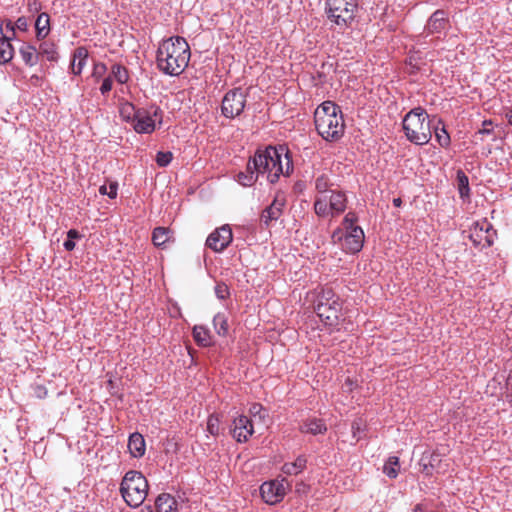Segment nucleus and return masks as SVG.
<instances>
[{"label":"nucleus","instance_id":"1a4fd4ad","mask_svg":"<svg viewBox=\"0 0 512 512\" xmlns=\"http://www.w3.org/2000/svg\"><path fill=\"white\" fill-rule=\"evenodd\" d=\"M248 91L241 87L233 88L227 91L222 99L221 114L227 119L239 117L247 103Z\"/></svg>","mask_w":512,"mask_h":512},{"label":"nucleus","instance_id":"603ef678","mask_svg":"<svg viewBox=\"0 0 512 512\" xmlns=\"http://www.w3.org/2000/svg\"><path fill=\"white\" fill-rule=\"evenodd\" d=\"M83 235L76 229H70L67 232V238L70 240L81 239Z\"/></svg>","mask_w":512,"mask_h":512},{"label":"nucleus","instance_id":"e2e57ef3","mask_svg":"<svg viewBox=\"0 0 512 512\" xmlns=\"http://www.w3.org/2000/svg\"><path fill=\"white\" fill-rule=\"evenodd\" d=\"M148 512H153L151 509Z\"/></svg>","mask_w":512,"mask_h":512},{"label":"nucleus","instance_id":"bb28decb","mask_svg":"<svg viewBox=\"0 0 512 512\" xmlns=\"http://www.w3.org/2000/svg\"><path fill=\"white\" fill-rule=\"evenodd\" d=\"M36 37L38 40L44 39L50 33V16L43 12L40 13L35 21Z\"/></svg>","mask_w":512,"mask_h":512},{"label":"nucleus","instance_id":"f3484780","mask_svg":"<svg viewBox=\"0 0 512 512\" xmlns=\"http://www.w3.org/2000/svg\"><path fill=\"white\" fill-rule=\"evenodd\" d=\"M260 176V173H258V171L253 168L252 157H250L247 162L245 171H240L236 175V181L244 187H251L256 183Z\"/></svg>","mask_w":512,"mask_h":512},{"label":"nucleus","instance_id":"4c0bfd02","mask_svg":"<svg viewBox=\"0 0 512 512\" xmlns=\"http://www.w3.org/2000/svg\"><path fill=\"white\" fill-rule=\"evenodd\" d=\"M214 292L219 300H225L230 297V289L224 282H217L214 287Z\"/></svg>","mask_w":512,"mask_h":512},{"label":"nucleus","instance_id":"3c124183","mask_svg":"<svg viewBox=\"0 0 512 512\" xmlns=\"http://www.w3.org/2000/svg\"><path fill=\"white\" fill-rule=\"evenodd\" d=\"M422 462L425 461V457H423L421 459ZM422 472L425 473L426 475H431L432 474V470L434 469L435 465L432 463V461H428L427 463H422Z\"/></svg>","mask_w":512,"mask_h":512},{"label":"nucleus","instance_id":"680f3d73","mask_svg":"<svg viewBox=\"0 0 512 512\" xmlns=\"http://www.w3.org/2000/svg\"><path fill=\"white\" fill-rule=\"evenodd\" d=\"M257 408H261V406L259 404H256L253 406V410L255 411Z\"/></svg>","mask_w":512,"mask_h":512},{"label":"nucleus","instance_id":"f704fd0d","mask_svg":"<svg viewBox=\"0 0 512 512\" xmlns=\"http://www.w3.org/2000/svg\"><path fill=\"white\" fill-rule=\"evenodd\" d=\"M111 74L120 84H125L129 80L128 69L121 64L116 63L112 65Z\"/></svg>","mask_w":512,"mask_h":512},{"label":"nucleus","instance_id":"412c9836","mask_svg":"<svg viewBox=\"0 0 512 512\" xmlns=\"http://www.w3.org/2000/svg\"><path fill=\"white\" fill-rule=\"evenodd\" d=\"M88 58V50L85 47H78L73 52V59L70 64L71 72L74 75H80L82 73L83 68L86 65V61Z\"/></svg>","mask_w":512,"mask_h":512},{"label":"nucleus","instance_id":"2f4dec72","mask_svg":"<svg viewBox=\"0 0 512 512\" xmlns=\"http://www.w3.org/2000/svg\"><path fill=\"white\" fill-rule=\"evenodd\" d=\"M400 470V462L397 456H390L384 463L383 473L390 479H395Z\"/></svg>","mask_w":512,"mask_h":512},{"label":"nucleus","instance_id":"7ed1b4c3","mask_svg":"<svg viewBox=\"0 0 512 512\" xmlns=\"http://www.w3.org/2000/svg\"><path fill=\"white\" fill-rule=\"evenodd\" d=\"M314 123L318 134L326 141L336 142L344 135L342 110L332 101H324L316 108Z\"/></svg>","mask_w":512,"mask_h":512},{"label":"nucleus","instance_id":"6e6552de","mask_svg":"<svg viewBox=\"0 0 512 512\" xmlns=\"http://www.w3.org/2000/svg\"><path fill=\"white\" fill-rule=\"evenodd\" d=\"M163 122V111L157 104H150L147 107H141L132 128L138 134H151L157 126L160 127Z\"/></svg>","mask_w":512,"mask_h":512},{"label":"nucleus","instance_id":"c03bdc74","mask_svg":"<svg viewBox=\"0 0 512 512\" xmlns=\"http://www.w3.org/2000/svg\"><path fill=\"white\" fill-rule=\"evenodd\" d=\"M107 71V67L104 63L98 62L94 64L92 76L97 80L100 79Z\"/></svg>","mask_w":512,"mask_h":512},{"label":"nucleus","instance_id":"6e6d98bb","mask_svg":"<svg viewBox=\"0 0 512 512\" xmlns=\"http://www.w3.org/2000/svg\"><path fill=\"white\" fill-rule=\"evenodd\" d=\"M504 115L508 123L512 125V107H504Z\"/></svg>","mask_w":512,"mask_h":512},{"label":"nucleus","instance_id":"a19ab883","mask_svg":"<svg viewBox=\"0 0 512 512\" xmlns=\"http://www.w3.org/2000/svg\"><path fill=\"white\" fill-rule=\"evenodd\" d=\"M118 183L111 182L109 184V188L106 185H102L99 188V193L101 195H107L110 199H115L117 197Z\"/></svg>","mask_w":512,"mask_h":512},{"label":"nucleus","instance_id":"e433bc0d","mask_svg":"<svg viewBox=\"0 0 512 512\" xmlns=\"http://www.w3.org/2000/svg\"><path fill=\"white\" fill-rule=\"evenodd\" d=\"M331 183L326 174H321L315 179V189L319 193H325L330 188Z\"/></svg>","mask_w":512,"mask_h":512},{"label":"nucleus","instance_id":"b1692460","mask_svg":"<svg viewBox=\"0 0 512 512\" xmlns=\"http://www.w3.org/2000/svg\"><path fill=\"white\" fill-rule=\"evenodd\" d=\"M141 107H136L133 103L127 100H121L119 103V114L121 119L132 125Z\"/></svg>","mask_w":512,"mask_h":512},{"label":"nucleus","instance_id":"72a5a7b5","mask_svg":"<svg viewBox=\"0 0 512 512\" xmlns=\"http://www.w3.org/2000/svg\"><path fill=\"white\" fill-rule=\"evenodd\" d=\"M213 327L219 336H226L228 333V318L224 313H217L213 318Z\"/></svg>","mask_w":512,"mask_h":512},{"label":"nucleus","instance_id":"4468645a","mask_svg":"<svg viewBox=\"0 0 512 512\" xmlns=\"http://www.w3.org/2000/svg\"><path fill=\"white\" fill-rule=\"evenodd\" d=\"M232 436L237 442H246L254 433L252 421L245 415H239L233 420Z\"/></svg>","mask_w":512,"mask_h":512},{"label":"nucleus","instance_id":"aec40b11","mask_svg":"<svg viewBox=\"0 0 512 512\" xmlns=\"http://www.w3.org/2000/svg\"><path fill=\"white\" fill-rule=\"evenodd\" d=\"M157 512H178V502L169 493L160 494L155 500Z\"/></svg>","mask_w":512,"mask_h":512},{"label":"nucleus","instance_id":"5701e85b","mask_svg":"<svg viewBox=\"0 0 512 512\" xmlns=\"http://www.w3.org/2000/svg\"><path fill=\"white\" fill-rule=\"evenodd\" d=\"M173 231L168 227H156L152 232V242L156 247L164 248L169 242H173Z\"/></svg>","mask_w":512,"mask_h":512},{"label":"nucleus","instance_id":"c9c22d12","mask_svg":"<svg viewBox=\"0 0 512 512\" xmlns=\"http://www.w3.org/2000/svg\"><path fill=\"white\" fill-rule=\"evenodd\" d=\"M314 211L319 217L331 215V209L326 198H316L314 202Z\"/></svg>","mask_w":512,"mask_h":512},{"label":"nucleus","instance_id":"4be33fe9","mask_svg":"<svg viewBox=\"0 0 512 512\" xmlns=\"http://www.w3.org/2000/svg\"><path fill=\"white\" fill-rule=\"evenodd\" d=\"M300 431L312 435L324 434L327 431V426L322 419L309 418L300 425Z\"/></svg>","mask_w":512,"mask_h":512},{"label":"nucleus","instance_id":"58836bf2","mask_svg":"<svg viewBox=\"0 0 512 512\" xmlns=\"http://www.w3.org/2000/svg\"><path fill=\"white\" fill-rule=\"evenodd\" d=\"M357 220V215L354 212L347 213L342 221V226L345 232L352 230V228H358L359 226L356 225Z\"/></svg>","mask_w":512,"mask_h":512},{"label":"nucleus","instance_id":"393cba45","mask_svg":"<svg viewBox=\"0 0 512 512\" xmlns=\"http://www.w3.org/2000/svg\"><path fill=\"white\" fill-rule=\"evenodd\" d=\"M19 53L27 66L32 67L39 62L38 49L31 44L24 42L19 48Z\"/></svg>","mask_w":512,"mask_h":512},{"label":"nucleus","instance_id":"0eeeda50","mask_svg":"<svg viewBox=\"0 0 512 512\" xmlns=\"http://www.w3.org/2000/svg\"><path fill=\"white\" fill-rule=\"evenodd\" d=\"M357 8V0H325L327 19L342 29L351 26Z\"/></svg>","mask_w":512,"mask_h":512},{"label":"nucleus","instance_id":"864d4df0","mask_svg":"<svg viewBox=\"0 0 512 512\" xmlns=\"http://www.w3.org/2000/svg\"><path fill=\"white\" fill-rule=\"evenodd\" d=\"M5 29L6 31L11 32L12 35L10 37L13 39L15 37V23H13L11 20H7L5 22Z\"/></svg>","mask_w":512,"mask_h":512},{"label":"nucleus","instance_id":"37998d69","mask_svg":"<svg viewBox=\"0 0 512 512\" xmlns=\"http://www.w3.org/2000/svg\"><path fill=\"white\" fill-rule=\"evenodd\" d=\"M353 437L359 440L361 438V434L364 431V423L362 419H356L352 422L351 425Z\"/></svg>","mask_w":512,"mask_h":512},{"label":"nucleus","instance_id":"a878e982","mask_svg":"<svg viewBox=\"0 0 512 512\" xmlns=\"http://www.w3.org/2000/svg\"><path fill=\"white\" fill-rule=\"evenodd\" d=\"M193 338L198 346L209 347L212 345V337L208 328L196 325L193 328Z\"/></svg>","mask_w":512,"mask_h":512},{"label":"nucleus","instance_id":"de8ad7c7","mask_svg":"<svg viewBox=\"0 0 512 512\" xmlns=\"http://www.w3.org/2000/svg\"><path fill=\"white\" fill-rule=\"evenodd\" d=\"M331 238L334 243H338L341 241H343V243H344L345 242V230L341 229V228H337L336 230L333 231Z\"/></svg>","mask_w":512,"mask_h":512},{"label":"nucleus","instance_id":"cd10ccee","mask_svg":"<svg viewBox=\"0 0 512 512\" xmlns=\"http://www.w3.org/2000/svg\"><path fill=\"white\" fill-rule=\"evenodd\" d=\"M12 37L3 35L0 38V64H6L12 60L14 48L11 44Z\"/></svg>","mask_w":512,"mask_h":512},{"label":"nucleus","instance_id":"f03ea898","mask_svg":"<svg viewBox=\"0 0 512 512\" xmlns=\"http://www.w3.org/2000/svg\"><path fill=\"white\" fill-rule=\"evenodd\" d=\"M190 56V47L185 38L173 36L159 44L156 57L157 67L166 75L179 76L188 66Z\"/></svg>","mask_w":512,"mask_h":512},{"label":"nucleus","instance_id":"49530a36","mask_svg":"<svg viewBox=\"0 0 512 512\" xmlns=\"http://www.w3.org/2000/svg\"><path fill=\"white\" fill-rule=\"evenodd\" d=\"M112 84H113L112 77L111 76L106 77L103 80L102 85L100 86L101 94L102 95L108 94L111 91V89H112Z\"/></svg>","mask_w":512,"mask_h":512},{"label":"nucleus","instance_id":"13d9d810","mask_svg":"<svg viewBox=\"0 0 512 512\" xmlns=\"http://www.w3.org/2000/svg\"><path fill=\"white\" fill-rule=\"evenodd\" d=\"M439 455L436 454V453H432L429 457V460L428 461H432V463L434 464L436 461H439L438 459Z\"/></svg>","mask_w":512,"mask_h":512},{"label":"nucleus","instance_id":"ea45409f","mask_svg":"<svg viewBox=\"0 0 512 512\" xmlns=\"http://www.w3.org/2000/svg\"><path fill=\"white\" fill-rule=\"evenodd\" d=\"M173 159V154L170 151H159L156 155V163L159 167H166L168 166Z\"/></svg>","mask_w":512,"mask_h":512},{"label":"nucleus","instance_id":"dca6fc26","mask_svg":"<svg viewBox=\"0 0 512 512\" xmlns=\"http://www.w3.org/2000/svg\"><path fill=\"white\" fill-rule=\"evenodd\" d=\"M364 232L361 227L352 228L345 232V242L342 244L343 249L348 253H358L364 244Z\"/></svg>","mask_w":512,"mask_h":512},{"label":"nucleus","instance_id":"7c9ffc66","mask_svg":"<svg viewBox=\"0 0 512 512\" xmlns=\"http://www.w3.org/2000/svg\"><path fill=\"white\" fill-rule=\"evenodd\" d=\"M307 464V459L305 456L300 455L298 456L294 462H288L285 463L282 466V472L287 475H297L301 473L305 468Z\"/></svg>","mask_w":512,"mask_h":512},{"label":"nucleus","instance_id":"a18cd8bd","mask_svg":"<svg viewBox=\"0 0 512 512\" xmlns=\"http://www.w3.org/2000/svg\"><path fill=\"white\" fill-rule=\"evenodd\" d=\"M419 60H420V57H418L416 55H410L406 59V64L411 68V71H410L411 73H414L420 69L419 63H418Z\"/></svg>","mask_w":512,"mask_h":512},{"label":"nucleus","instance_id":"f8f14e48","mask_svg":"<svg viewBox=\"0 0 512 512\" xmlns=\"http://www.w3.org/2000/svg\"><path fill=\"white\" fill-rule=\"evenodd\" d=\"M496 235L497 233L493 225L484 220L475 223L470 239L475 245H480L484 241L485 244L483 246L490 247L494 244Z\"/></svg>","mask_w":512,"mask_h":512},{"label":"nucleus","instance_id":"09e8293b","mask_svg":"<svg viewBox=\"0 0 512 512\" xmlns=\"http://www.w3.org/2000/svg\"><path fill=\"white\" fill-rule=\"evenodd\" d=\"M28 26V20L24 16L19 17L15 22V30L17 29L19 31L25 32L27 31Z\"/></svg>","mask_w":512,"mask_h":512},{"label":"nucleus","instance_id":"6ab92c4d","mask_svg":"<svg viewBox=\"0 0 512 512\" xmlns=\"http://www.w3.org/2000/svg\"><path fill=\"white\" fill-rule=\"evenodd\" d=\"M128 449L132 457L141 458L146 451L144 437L138 432L132 433L128 439Z\"/></svg>","mask_w":512,"mask_h":512},{"label":"nucleus","instance_id":"c756f323","mask_svg":"<svg viewBox=\"0 0 512 512\" xmlns=\"http://www.w3.org/2000/svg\"><path fill=\"white\" fill-rule=\"evenodd\" d=\"M456 184L460 198L465 200L470 197L471 189L469 186V178L461 169L456 172Z\"/></svg>","mask_w":512,"mask_h":512},{"label":"nucleus","instance_id":"473e14b6","mask_svg":"<svg viewBox=\"0 0 512 512\" xmlns=\"http://www.w3.org/2000/svg\"><path fill=\"white\" fill-rule=\"evenodd\" d=\"M438 124H441L442 127H439L438 125L432 127V129H434L436 141L441 147L447 148L451 143L450 135L441 120L438 121Z\"/></svg>","mask_w":512,"mask_h":512},{"label":"nucleus","instance_id":"20e7f679","mask_svg":"<svg viewBox=\"0 0 512 512\" xmlns=\"http://www.w3.org/2000/svg\"><path fill=\"white\" fill-rule=\"evenodd\" d=\"M313 308L325 326L336 327L343 316L340 297L330 287H320L314 291Z\"/></svg>","mask_w":512,"mask_h":512},{"label":"nucleus","instance_id":"39448f33","mask_svg":"<svg viewBox=\"0 0 512 512\" xmlns=\"http://www.w3.org/2000/svg\"><path fill=\"white\" fill-rule=\"evenodd\" d=\"M406 138L415 145H426L432 137V126L428 121V114L422 107L410 110L402 121Z\"/></svg>","mask_w":512,"mask_h":512},{"label":"nucleus","instance_id":"423d86ee","mask_svg":"<svg viewBox=\"0 0 512 512\" xmlns=\"http://www.w3.org/2000/svg\"><path fill=\"white\" fill-rule=\"evenodd\" d=\"M148 481L145 476L136 470L125 473L120 483V494L124 502L131 508L139 507L148 495Z\"/></svg>","mask_w":512,"mask_h":512},{"label":"nucleus","instance_id":"bf43d9fd","mask_svg":"<svg viewBox=\"0 0 512 512\" xmlns=\"http://www.w3.org/2000/svg\"><path fill=\"white\" fill-rule=\"evenodd\" d=\"M401 204H402V200H401L400 198H394V199H393V205H394L395 207H400V206H401Z\"/></svg>","mask_w":512,"mask_h":512},{"label":"nucleus","instance_id":"9b49d317","mask_svg":"<svg viewBox=\"0 0 512 512\" xmlns=\"http://www.w3.org/2000/svg\"><path fill=\"white\" fill-rule=\"evenodd\" d=\"M233 234L229 225L214 230L206 240V246L214 252L224 251L232 242Z\"/></svg>","mask_w":512,"mask_h":512},{"label":"nucleus","instance_id":"f257e3e1","mask_svg":"<svg viewBox=\"0 0 512 512\" xmlns=\"http://www.w3.org/2000/svg\"><path fill=\"white\" fill-rule=\"evenodd\" d=\"M252 164L261 176L267 175V181L271 184L276 183L280 175L289 176L293 171L289 150L283 145L258 149L252 157Z\"/></svg>","mask_w":512,"mask_h":512},{"label":"nucleus","instance_id":"052dcab7","mask_svg":"<svg viewBox=\"0 0 512 512\" xmlns=\"http://www.w3.org/2000/svg\"><path fill=\"white\" fill-rule=\"evenodd\" d=\"M345 383H346V385L349 386L350 389H352L353 382L350 378H347Z\"/></svg>","mask_w":512,"mask_h":512},{"label":"nucleus","instance_id":"a211bd4d","mask_svg":"<svg viewBox=\"0 0 512 512\" xmlns=\"http://www.w3.org/2000/svg\"><path fill=\"white\" fill-rule=\"evenodd\" d=\"M329 206L331 209V216H338L342 214L347 207V196L343 191H331L329 197Z\"/></svg>","mask_w":512,"mask_h":512},{"label":"nucleus","instance_id":"c85d7f7f","mask_svg":"<svg viewBox=\"0 0 512 512\" xmlns=\"http://www.w3.org/2000/svg\"><path fill=\"white\" fill-rule=\"evenodd\" d=\"M38 53L39 58H46L50 62H56L59 58V54L55 43L50 41H44L40 43Z\"/></svg>","mask_w":512,"mask_h":512},{"label":"nucleus","instance_id":"2eb2a0df","mask_svg":"<svg viewBox=\"0 0 512 512\" xmlns=\"http://www.w3.org/2000/svg\"><path fill=\"white\" fill-rule=\"evenodd\" d=\"M449 25L447 13L442 10H436L427 20L424 30L427 35L441 34Z\"/></svg>","mask_w":512,"mask_h":512},{"label":"nucleus","instance_id":"ddd939ff","mask_svg":"<svg viewBox=\"0 0 512 512\" xmlns=\"http://www.w3.org/2000/svg\"><path fill=\"white\" fill-rule=\"evenodd\" d=\"M260 494L265 503L274 505L283 500L286 488L280 481H267L260 486Z\"/></svg>","mask_w":512,"mask_h":512},{"label":"nucleus","instance_id":"8fccbe9b","mask_svg":"<svg viewBox=\"0 0 512 512\" xmlns=\"http://www.w3.org/2000/svg\"><path fill=\"white\" fill-rule=\"evenodd\" d=\"M493 125V122L491 120H484L482 123V129L479 130L480 134H491L493 132V129L491 126Z\"/></svg>","mask_w":512,"mask_h":512},{"label":"nucleus","instance_id":"9d476101","mask_svg":"<svg viewBox=\"0 0 512 512\" xmlns=\"http://www.w3.org/2000/svg\"><path fill=\"white\" fill-rule=\"evenodd\" d=\"M286 205V196L283 192H277L273 201L262 210L260 214V226L263 229H268L276 223V221L283 215L284 207Z\"/></svg>","mask_w":512,"mask_h":512},{"label":"nucleus","instance_id":"79ce46f5","mask_svg":"<svg viewBox=\"0 0 512 512\" xmlns=\"http://www.w3.org/2000/svg\"><path fill=\"white\" fill-rule=\"evenodd\" d=\"M207 430L208 432L216 436L219 433V419L215 415H210L207 420Z\"/></svg>","mask_w":512,"mask_h":512},{"label":"nucleus","instance_id":"5fc2aeb1","mask_svg":"<svg viewBox=\"0 0 512 512\" xmlns=\"http://www.w3.org/2000/svg\"><path fill=\"white\" fill-rule=\"evenodd\" d=\"M76 244L73 240H70L67 238V240L64 241L63 243V247L65 248V250L67 251H72L74 250Z\"/></svg>","mask_w":512,"mask_h":512},{"label":"nucleus","instance_id":"4d7b16f0","mask_svg":"<svg viewBox=\"0 0 512 512\" xmlns=\"http://www.w3.org/2000/svg\"><path fill=\"white\" fill-rule=\"evenodd\" d=\"M414 512H425V507L423 504L421 503H418L414 506V509H413Z\"/></svg>","mask_w":512,"mask_h":512}]
</instances>
